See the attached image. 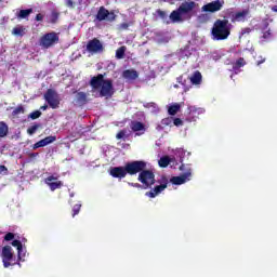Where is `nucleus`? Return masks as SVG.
<instances>
[{
  "label": "nucleus",
  "mask_w": 277,
  "mask_h": 277,
  "mask_svg": "<svg viewBox=\"0 0 277 277\" xmlns=\"http://www.w3.org/2000/svg\"><path fill=\"white\" fill-rule=\"evenodd\" d=\"M144 168V163L142 162H135L131 161L126 163L124 167H113L110 168L109 174L113 176V179H124L127 174H130V176H134V174H137L140 170Z\"/></svg>",
  "instance_id": "1"
},
{
  "label": "nucleus",
  "mask_w": 277,
  "mask_h": 277,
  "mask_svg": "<svg viewBox=\"0 0 277 277\" xmlns=\"http://www.w3.org/2000/svg\"><path fill=\"white\" fill-rule=\"evenodd\" d=\"M232 29L233 24L228 19H216L211 29L212 40H228Z\"/></svg>",
  "instance_id": "2"
},
{
  "label": "nucleus",
  "mask_w": 277,
  "mask_h": 277,
  "mask_svg": "<svg viewBox=\"0 0 277 277\" xmlns=\"http://www.w3.org/2000/svg\"><path fill=\"white\" fill-rule=\"evenodd\" d=\"M135 163H143V168L137 172V181L142 183L144 189H150L155 185V172L153 170H147V162L144 160H135Z\"/></svg>",
  "instance_id": "3"
},
{
  "label": "nucleus",
  "mask_w": 277,
  "mask_h": 277,
  "mask_svg": "<svg viewBox=\"0 0 277 277\" xmlns=\"http://www.w3.org/2000/svg\"><path fill=\"white\" fill-rule=\"evenodd\" d=\"M55 44H60V35L55 31L44 34L39 39V47L41 49H51Z\"/></svg>",
  "instance_id": "4"
},
{
  "label": "nucleus",
  "mask_w": 277,
  "mask_h": 277,
  "mask_svg": "<svg viewBox=\"0 0 277 277\" xmlns=\"http://www.w3.org/2000/svg\"><path fill=\"white\" fill-rule=\"evenodd\" d=\"M44 101H47L51 109L60 108V95L57 94V92H55V90L48 89L44 93Z\"/></svg>",
  "instance_id": "5"
},
{
  "label": "nucleus",
  "mask_w": 277,
  "mask_h": 277,
  "mask_svg": "<svg viewBox=\"0 0 277 277\" xmlns=\"http://www.w3.org/2000/svg\"><path fill=\"white\" fill-rule=\"evenodd\" d=\"M158 183H160V185H157L154 188H151L149 192L145 194V196H147L148 198H157V196H159L161 192L168 188V177L161 176Z\"/></svg>",
  "instance_id": "6"
},
{
  "label": "nucleus",
  "mask_w": 277,
  "mask_h": 277,
  "mask_svg": "<svg viewBox=\"0 0 277 277\" xmlns=\"http://www.w3.org/2000/svg\"><path fill=\"white\" fill-rule=\"evenodd\" d=\"M100 88V96L102 97L111 98L116 92L114 90V81L111 79H106Z\"/></svg>",
  "instance_id": "7"
},
{
  "label": "nucleus",
  "mask_w": 277,
  "mask_h": 277,
  "mask_svg": "<svg viewBox=\"0 0 277 277\" xmlns=\"http://www.w3.org/2000/svg\"><path fill=\"white\" fill-rule=\"evenodd\" d=\"M87 51L94 55L95 53H103V51H105V48L103 47V42H101L98 38H93L92 40L88 41Z\"/></svg>",
  "instance_id": "8"
},
{
  "label": "nucleus",
  "mask_w": 277,
  "mask_h": 277,
  "mask_svg": "<svg viewBox=\"0 0 277 277\" xmlns=\"http://www.w3.org/2000/svg\"><path fill=\"white\" fill-rule=\"evenodd\" d=\"M222 8H224V0H214L205 4L201 10L202 12H210L211 14H213L215 12H220Z\"/></svg>",
  "instance_id": "9"
},
{
  "label": "nucleus",
  "mask_w": 277,
  "mask_h": 277,
  "mask_svg": "<svg viewBox=\"0 0 277 277\" xmlns=\"http://www.w3.org/2000/svg\"><path fill=\"white\" fill-rule=\"evenodd\" d=\"M96 19L102 21H109L110 23L116 21V13L109 12V10L105 9V6H101L96 14Z\"/></svg>",
  "instance_id": "10"
},
{
  "label": "nucleus",
  "mask_w": 277,
  "mask_h": 277,
  "mask_svg": "<svg viewBox=\"0 0 277 277\" xmlns=\"http://www.w3.org/2000/svg\"><path fill=\"white\" fill-rule=\"evenodd\" d=\"M190 179H192V169H188L182 175L171 177L170 183H172V185H183L187 183V181H190Z\"/></svg>",
  "instance_id": "11"
},
{
  "label": "nucleus",
  "mask_w": 277,
  "mask_h": 277,
  "mask_svg": "<svg viewBox=\"0 0 277 277\" xmlns=\"http://www.w3.org/2000/svg\"><path fill=\"white\" fill-rule=\"evenodd\" d=\"M106 80L105 75L98 74L97 76L91 78L90 85L93 88V90H100Z\"/></svg>",
  "instance_id": "12"
},
{
  "label": "nucleus",
  "mask_w": 277,
  "mask_h": 277,
  "mask_svg": "<svg viewBox=\"0 0 277 277\" xmlns=\"http://www.w3.org/2000/svg\"><path fill=\"white\" fill-rule=\"evenodd\" d=\"M75 94H76L74 98L75 105H77L78 107H83V105L88 104V94L85 92L75 91Z\"/></svg>",
  "instance_id": "13"
},
{
  "label": "nucleus",
  "mask_w": 277,
  "mask_h": 277,
  "mask_svg": "<svg viewBox=\"0 0 277 277\" xmlns=\"http://www.w3.org/2000/svg\"><path fill=\"white\" fill-rule=\"evenodd\" d=\"M196 8V2L194 1H185L177 9L182 14H189Z\"/></svg>",
  "instance_id": "14"
},
{
  "label": "nucleus",
  "mask_w": 277,
  "mask_h": 277,
  "mask_svg": "<svg viewBox=\"0 0 277 277\" xmlns=\"http://www.w3.org/2000/svg\"><path fill=\"white\" fill-rule=\"evenodd\" d=\"M140 77V74L135 69H126L122 72V78L127 81H135Z\"/></svg>",
  "instance_id": "15"
},
{
  "label": "nucleus",
  "mask_w": 277,
  "mask_h": 277,
  "mask_svg": "<svg viewBox=\"0 0 277 277\" xmlns=\"http://www.w3.org/2000/svg\"><path fill=\"white\" fill-rule=\"evenodd\" d=\"M12 36H15L16 38H23V36H26L27 34V27L23 25H16L12 31Z\"/></svg>",
  "instance_id": "16"
},
{
  "label": "nucleus",
  "mask_w": 277,
  "mask_h": 277,
  "mask_svg": "<svg viewBox=\"0 0 277 277\" xmlns=\"http://www.w3.org/2000/svg\"><path fill=\"white\" fill-rule=\"evenodd\" d=\"M250 14V10L248 9H245L242 11H239V12H236L234 15H233V18L232 21H236L237 23H241V21H246V16H248Z\"/></svg>",
  "instance_id": "17"
},
{
  "label": "nucleus",
  "mask_w": 277,
  "mask_h": 277,
  "mask_svg": "<svg viewBox=\"0 0 277 277\" xmlns=\"http://www.w3.org/2000/svg\"><path fill=\"white\" fill-rule=\"evenodd\" d=\"M190 83H193V85H200V83H202V74L195 71L190 77Z\"/></svg>",
  "instance_id": "18"
},
{
  "label": "nucleus",
  "mask_w": 277,
  "mask_h": 277,
  "mask_svg": "<svg viewBox=\"0 0 277 277\" xmlns=\"http://www.w3.org/2000/svg\"><path fill=\"white\" fill-rule=\"evenodd\" d=\"M182 14L183 13L180 11V9H177L170 14L169 18H171L172 23H179L182 21Z\"/></svg>",
  "instance_id": "19"
},
{
  "label": "nucleus",
  "mask_w": 277,
  "mask_h": 277,
  "mask_svg": "<svg viewBox=\"0 0 277 277\" xmlns=\"http://www.w3.org/2000/svg\"><path fill=\"white\" fill-rule=\"evenodd\" d=\"M131 129H132V131H134V133H137V131H144L145 126H144V123H142L140 121H132Z\"/></svg>",
  "instance_id": "20"
},
{
  "label": "nucleus",
  "mask_w": 277,
  "mask_h": 277,
  "mask_svg": "<svg viewBox=\"0 0 277 277\" xmlns=\"http://www.w3.org/2000/svg\"><path fill=\"white\" fill-rule=\"evenodd\" d=\"M171 161H172V160L170 159L169 156H163V157H161V158L158 160V166H159L160 168H168V166H170Z\"/></svg>",
  "instance_id": "21"
},
{
  "label": "nucleus",
  "mask_w": 277,
  "mask_h": 277,
  "mask_svg": "<svg viewBox=\"0 0 277 277\" xmlns=\"http://www.w3.org/2000/svg\"><path fill=\"white\" fill-rule=\"evenodd\" d=\"M9 131L10 129L8 128V123L0 121V137H5Z\"/></svg>",
  "instance_id": "22"
},
{
  "label": "nucleus",
  "mask_w": 277,
  "mask_h": 277,
  "mask_svg": "<svg viewBox=\"0 0 277 277\" xmlns=\"http://www.w3.org/2000/svg\"><path fill=\"white\" fill-rule=\"evenodd\" d=\"M47 185L50 187L51 192H55V189H61V187L64 186L62 181L50 182Z\"/></svg>",
  "instance_id": "23"
},
{
  "label": "nucleus",
  "mask_w": 277,
  "mask_h": 277,
  "mask_svg": "<svg viewBox=\"0 0 277 277\" xmlns=\"http://www.w3.org/2000/svg\"><path fill=\"white\" fill-rule=\"evenodd\" d=\"M269 27V23L265 24V28L263 31V40H272V29H267Z\"/></svg>",
  "instance_id": "24"
},
{
  "label": "nucleus",
  "mask_w": 277,
  "mask_h": 277,
  "mask_svg": "<svg viewBox=\"0 0 277 277\" xmlns=\"http://www.w3.org/2000/svg\"><path fill=\"white\" fill-rule=\"evenodd\" d=\"M180 110H181L180 104H173L168 109L170 116H176V114H179Z\"/></svg>",
  "instance_id": "25"
},
{
  "label": "nucleus",
  "mask_w": 277,
  "mask_h": 277,
  "mask_svg": "<svg viewBox=\"0 0 277 277\" xmlns=\"http://www.w3.org/2000/svg\"><path fill=\"white\" fill-rule=\"evenodd\" d=\"M124 53H127V47L122 45L116 51L117 60H124Z\"/></svg>",
  "instance_id": "26"
},
{
  "label": "nucleus",
  "mask_w": 277,
  "mask_h": 277,
  "mask_svg": "<svg viewBox=\"0 0 277 277\" xmlns=\"http://www.w3.org/2000/svg\"><path fill=\"white\" fill-rule=\"evenodd\" d=\"M34 13V9L21 10L17 14L18 18H28L29 14Z\"/></svg>",
  "instance_id": "27"
},
{
  "label": "nucleus",
  "mask_w": 277,
  "mask_h": 277,
  "mask_svg": "<svg viewBox=\"0 0 277 277\" xmlns=\"http://www.w3.org/2000/svg\"><path fill=\"white\" fill-rule=\"evenodd\" d=\"M242 66H246V60L243 57H240L235 62L233 68L234 70H239V68H242Z\"/></svg>",
  "instance_id": "28"
},
{
  "label": "nucleus",
  "mask_w": 277,
  "mask_h": 277,
  "mask_svg": "<svg viewBox=\"0 0 277 277\" xmlns=\"http://www.w3.org/2000/svg\"><path fill=\"white\" fill-rule=\"evenodd\" d=\"M21 114H25V107L21 104L18 105L13 111L12 116L13 118H16V116H21Z\"/></svg>",
  "instance_id": "29"
},
{
  "label": "nucleus",
  "mask_w": 277,
  "mask_h": 277,
  "mask_svg": "<svg viewBox=\"0 0 277 277\" xmlns=\"http://www.w3.org/2000/svg\"><path fill=\"white\" fill-rule=\"evenodd\" d=\"M253 29L250 27H245L241 28L240 32H239V38H246V36H250V34H252Z\"/></svg>",
  "instance_id": "30"
},
{
  "label": "nucleus",
  "mask_w": 277,
  "mask_h": 277,
  "mask_svg": "<svg viewBox=\"0 0 277 277\" xmlns=\"http://www.w3.org/2000/svg\"><path fill=\"white\" fill-rule=\"evenodd\" d=\"M176 81H177V83H181V85L184 87V92H188L189 87H187V84H186L187 80H184L183 76L177 77Z\"/></svg>",
  "instance_id": "31"
},
{
  "label": "nucleus",
  "mask_w": 277,
  "mask_h": 277,
  "mask_svg": "<svg viewBox=\"0 0 277 277\" xmlns=\"http://www.w3.org/2000/svg\"><path fill=\"white\" fill-rule=\"evenodd\" d=\"M38 129H40V123H36V124L29 127L27 129L28 135H34V133H36V131H38Z\"/></svg>",
  "instance_id": "32"
},
{
  "label": "nucleus",
  "mask_w": 277,
  "mask_h": 277,
  "mask_svg": "<svg viewBox=\"0 0 277 277\" xmlns=\"http://www.w3.org/2000/svg\"><path fill=\"white\" fill-rule=\"evenodd\" d=\"M18 236H16V234L14 233H6L4 236V241H14L15 239H17Z\"/></svg>",
  "instance_id": "33"
},
{
  "label": "nucleus",
  "mask_w": 277,
  "mask_h": 277,
  "mask_svg": "<svg viewBox=\"0 0 277 277\" xmlns=\"http://www.w3.org/2000/svg\"><path fill=\"white\" fill-rule=\"evenodd\" d=\"M156 16H159L162 21H166L168 18V13L166 11H161V9L156 10Z\"/></svg>",
  "instance_id": "34"
},
{
  "label": "nucleus",
  "mask_w": 277,
  "mask_h": 277,
  "mask_svg": "<svg viewBox=\"0 0 277 277\" xmlns=\"http://www.w3.org/2000/svg\"><path fill=\"white\" fill-rule=\"evenodd\" d=\"M77 3L81 4V0H66L67 8H75Z\"/></svg>",
  "instance_id": "35"
},
{
  "label": "nucleus",
  "mask_w": 277,
  "mask_h": 277,
  "mask_svg": "<svg viewBox=\"0 0 277 277\" xmlns=\"http://www.w3.org/2000/svg\"><path fill=\"white\" fill-rule=\"evenodd\" d=\"M57 140V136H47L43 138V142H45V146H49V144H53V142H55Z\"/></svg>",
  "instance_id": "36"
},
{
  "label": "nucleus",
  "mask_w": 277,
  "mask_h": 277,
  "mask_svg": "<svg viewBox=\"0 0 277 277\" xmlns=\"http://www.w3.org/2000/svg\"><path fill=\"white\" fill-rule=\"evenodd\" d=\"M47 146V143L44 142V138L40 140L39 142L35 143L32 148L36 150L37 148H44Z\"/></svg>",
  "instance_id": "37"
},
{
  "label": "nucleus",
  "mask_w": 277,
  "mask_h": 277,
  "mask_svg": "<svg viewBox=\"0 0 277 277\" xmlns=\"http://www.w3.org/2000/svg\"><path fill=\"white\" fill-rule=\"evenodd\" d=\"M41 116L42 113L40 110H35L30 113L29 118H31V120H38V118H40Z\"/></svg>",
  "instance_id": "38"
},
{
  "label": "nucleus",
  "mask_w": 277,
  "mask_h": 277,
  "mask_svg": "<svg viewBox=\"0 0 277 277\" xmlns=\"http://www.w3.org/2000/svg\"><path fill=\"white\" fill-rule=\"evenodd\" d=\"M173 122V118L172 117H168L161 120V124H163V127H170V124H172Z\"/></svg>",
  "instance_id": "39"
},
{
  "label": "nucleus",
  "mask_w": 277,
  "mask_h": 277,
  "mask_svg": "<svg viewBox=\"0 0 277 277\" xmlns=\"http://www.w3.org/2000/svg\"><path fill=\"white\" fill-rule=\"evenodd\" d=\"M81 211V205L76 203L72 208V217H75V215H79V212Z\"/></svg>",
  "instance_id": "40"
},
{
  "label": "nucleus",
  "mask_w": 277,
  "mask_h": 277,
  "mask_svg": "<svg viewBox=\"0 0 277 277\" xmlns=\"http://www.w3.org/2000/svg\"><path fill=\"white\" fill-rule=\"evenodd\" d=\"M12 243H27V238L17 236V239L13 240Z\"/></svg>",
  "instance_id": "41"
},
{
  "label": "nucleus",
  "mask_w": 277,
  "mask_h": 277,
  "mask_svg": "<svg viewBox=\"0 0 277 277\" xmlns=\"http://www.w3.org/2000/svg\"><path fill=\"white\" fill-rule=\"evenodd\" d=\"M57 18H60V13L52 12V14H51V23H57Z\"/></svg>",
  "instance_id": "42"
},
{
  "label": "nucleus",
  "mask_w": 277,
  "mask_h": 277,
  "mask_svg": "<svg viewBox=\"0 0 277 277\" xmlns=\"http://www.w3.org/2000/svg\"><path fill=\"white\" fill-rule=\"evenodd\" d=\"M118 29L119 31H127V29H129V23H121Z\"/></svg>",
  "instance_id": "43"
},
{
  "label": "nucleus",
  "mask_w": 277,
  "mask_h": 277,
  "mask_svg": "<svg viewBox=\"0 0 277 277\" xmlns=\"http://www.w3.org/2000/svg\"><path fill=\"white\" fill-rule=\"evenodd\" d=\"M174 127H183V120L181 118L173 119Z\"/></svg>",
  "instance_id": "44"
},
{
  "label": "nucleus",
  "mask_w": 277,
  "mask_h": 277,
  "mask_svg": "<svg viewBox=\"0 0 277 277\" xmlns=\"http://www.w3.org/2000/svg\"><path fill=\"white\" fill-rule=\"evenodd\" d=\"M126 135H127V131L121 130V131H119V132L117 133L116 138H117V140H122V137H124Z\"/></svg>",
  "instance_id": "45"
},
{
  "label": "nucleus",
  "mask_w": 277,
  "mask_h": 277,
  "mask_svg": "<svg viewBox=\"0 0 277 277\" xmlns=\"http://www.w3.org/2000/svg\"><path fill=\"white\" fill-rule=\"evenodd\" d=\"M57 176H55V175H50V176H48L47 179H45V184H48V183H53V181H57Z\"/></svg>",
  "instance_id": "46"
},
{
  "label": "nucleus",
  "mask_w": 277,
  "mask_h": 277,
  "mask_svg": "<svg viewBox=\"0 0 277 277\" xmlns=\"http://www.w3.org/2000/svg\"><path fill=\"white\" fill-rule=\"evenodd\" d=\"M37 22L44 21V15L42 13H38L35 17Z\"/></svg>",
  "instance_id": "47"
},
{
  "label": "nucleus",
  "mask_w": 277,
  "mask_h": 277,
  "mask_svg": "<svg viewBox=\"0 0 277 277\" xmlns=\"http://www.w3.org/2000/svg\"><path fill=\"white\" fill-rule=\"evenodd\" d=\"M2 172L4 174H8V167L3 166V164H0V174H2Z\"/></svg>",
  "instance_id": "48"
},
{
  "label": "nucleus",
  "mask_w": 277,
  "mask_h": 277,
  "mask_svg": "<svg viewBox=\"0 0 277 277\" xmlns=\"http://www.w3.org/2000/svg\"><path fill=\"white\" fill-rule=\"evenodd\" d=\"M132 187H136V188H138V189H142V187H144V186H142V184H140V183H131L130 184Z\"/></svg>",
  "instance_id": "49"
},
{
  "label": "nucleus",
  "mask_w": 277,
  "mask_h": 277,
  "mask_svg": "<svg viewBox=\"0 0 277 277\" xmlns=\"http://www.w3.org/2000/svg\"><path fill=\"white\" fill-rule=\"evenodd\" d=\"M38 153H30V154H28V157L30 158V159H36V157H38Z\"/></svg>",
  "instance_id": "50"
},
{
  "label": "nucleus",
  "mask_w": 277,
  "mask_h": 277,
  "mask_svg": "<svg viewBox=\"0 0 277 277\" xmlns=\"http://www.w3.org/2000/svg\"><path fill=\"white\" fill-rule=\"evenodd\" d=\"M40 109H42V111H47V109H49V106L48 105H43L40 107Z\"/></svg>",
  "instance_id": "51"
},
{
  "label": "nucleus",
  "mask_w": 277,
  "mask_h": 277,
  "mask_svg": "<svg viewBox=\"0 0 277 277\" xmlns=\"http://www.w3.org/2000/svg\"><path fill=\"white\" fill-rule=\"evenodd\" d=\"M264 62H265V58L258 61L256 64H258V66H261V64H264Z\"/></svg>",
  "instance_id": "52"
},
{
  "label": "nucleus",
  "mask_w": 277,
  "mask_h": 277,
  "mask_svg": "<svg viewBox=\"0 0 277 277\" xmlns=\"http://www.w3.org/2000/svg\"><path fill=\"white\" fill-rule=\"evenodd\" d=\"M272 12H277V5L271 8Z\"/></svg>",
  "instance_id": "53"
},
{
  "label": "nucleus",
  "mask_w": 277,
  "mask_h": 277,
  "mask_svg": "<svg viewBox=\"0 0 277 277\" xmlns=\"http://www.w3.org/2000/svg\"><path fill=\"white\" fill-rule=\"evenodd\" d=\"M183 168H185V164H182V166L180 167V170H183Z\"/></svg>",
  "instance_id": "54"
},
{
  "label": "nucleus",
  "mask_w": 277,
  "mask_h": 277,
  "mask_svg": "<svg viewBox=\"0 0 277 277\" xmlns=\"http://www.w3.org/2000/svg\"><path fill=\"white\" fill-rule=\"evenodd\" d=\"M174 88H176V89H177V88H179V84H174Z\"/></svg>",
  "instance_id": "55"
}]
</instances>
